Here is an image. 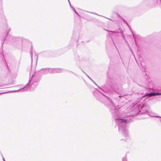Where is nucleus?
Returning <instances> with one entry per match:
<instances>
[{
  "label": "nucleus",
  "instance_id": "1",
  "mask_svg": "<svg viewBox=\"0 0 161 161\" xmlns=\"http://www.w3.org/2000/svg\"><path fill=\"white\" fill-rule=\"evenodd\" d=\"M118 106V103L114 104L113 101L109 100L108 107L110 108V111L115 119L116 124L119 128V131L120 134H122L127 140H128L129 137L127 129V124L129 121L128 119H121L115 117L118 115V111L116 108Z\"/></svg>",
  "mask_w": 161,
  "mask_h": 161
},
{
  "label": "nucleus",
  "instance_id": "2",
  "mask_svg": "<svg viewBox=\"0 0 161 161\" xmlns=\"http://www.w3.org/2000/svg\"><path fill=\"white\" fill-rule=\"evenodd\" d=\"M34 74H33L31 76V78L30 80H29L28 83L26 85V86L20 89H19L17 90H14L11 91H9L8 92H5L2 93H0V94H3L8 92H14L17 91H19V90H21V92H23L24 90H26L27 89H26V87H29V88L31 89H34L36 86L38 85V84L40 80V79L38 76H36V73H34Z\"/></svg>",
  "mask_w": 161,
  "mask_h": 161
},
{
  "label": "nucleus",
  "instance_id": "3",
  "mask_svg": "<svg viewBox=\"0 0 161 161\" xmlns=\"http://www.w3.org/2000/svg\"><path fill=\"white\" fill-rule=\"evenodd\" d=\"M140 107L142 109L140 110V112L142 114H146L152 117L161 118V117L155 115V114L152 111H149L147 110H144V107L143 106H141Z\"/></svg>",
  "mask_w": 161,
  "mask_h": 161
},
{
  "label": "nucleus",
  "instance_id": "4",
  "mask_svg": "<svg viewBox=\"0 0 161 161\" xmlns=\"http://www.w3.org/2000/svg\"><path fill=\"white\" fill-rule=\"evenodd\" d=\"M63 70L62 69L59 68H54V69H49L48 71L45 72V73H58L62 72Z\"/></svg>",
  "mask_w": 161,
  "mask_h": 161
},
{
  "label": "nucleus",
  "instance_id": "5",
  "mask_svg": "<svg viewBox=\"0 0 161 161\" xmlns=\"http://www.w3.org/2000/svg\"><path fill=\"white\" fill-rule=\"evenodd\" d=\"M100 94L101 92L96 89H95L93 91V94L94 97L97 100L99 101H100L101 100Z\"/></svg>",
  "mask_w": 161,
  "mask_h": 161
},
{
  "label": "nucleus",
  "instance_id": "6",
  "mask_svg": "<svg viewBox=\"0 0 161 161\" xmlns=\"http://www.w3.org/2000/svg\"><path fill=\"white\" fill-rule=\"evenodd\" d=\"M74 60L77 63H78L80 61V57L78 54H75V55Z\"/></svg>",
  "mask_w": 161,
  "mask_h": 161
},
{
  "label": "nucleus",
  "instance_id": "7",
  "mask_svg": "<svg viewBox=\"0 0 161 161\" xmlns=\"http://www.w3.org/2000/svg\"><path fill=\"white\" fill-rule=\"evenodd\" d=\"M153 2L155 5H159L160 7L161 6V0H153Z\"/></svg>",
  "mask_w": 161,
  "mask_h": 161
},
{
  "label": "nucleus",
  "instance_id": "8",
  "mask_svg": "<svg viewBox=\"0 0 161 161\" xmlns=\"http://www.w3.org/2000/svg\"><path fill=\"white\" fill-rule=\"evenodd\" d=\"M9 38L8 39L9 41L13 42V41H15L17 39H19V38H17L15 37H14L12 36H9Z\"/></svg>",
  "mask_w": 161,
  "mask_h": 161
},
{
  "label": "nucleus",
  "instance_id": "9",
  "mask_svg": "<svg viewBox=\"0 0 161 161\" xmlns=\"http://www.w3.org/2000/svg\"><path fill=\"white\" fill-rule=\"evenodd\" d=\"M152 96H154L156 95H161V92H152Z\"/></svg>",
  "mask_w": 161,
  "mask_h": 161
},
{
  "label": "nucleus",
  "instance_id": "10",
  "mask_svg": "<svg viewBox=\"0 0 161 161\" xmlns=\"http://www.w3.org/2000/svg\"><path fill=\"white\" fill-rule=\"evenodd\" d=\"M10 30V28L9 27H7V29H6V32L7 33V35H6V37H8V32H9V31Z\"/></svg>",
  "mask_w": 161,
  "mask_h": 161
},
{
  "label": "nucleus",
  "instance_id": "11",
  "mask_svg": "<svg viewBox=\"0 0 161 161\" xmlns=\"http://www.w3.org/2000/svg\"><path fill=\"white\" fill-rule=\"evenodd\" d=\"M49 69L46 68V69H41V71H42L43 70H44V74H46L45 73L48 71V70Z\"/></svg>",
  "mask_w": 161,
  "mask_h": 161
},
{
  "label": "nucleus",
  "instance_id": "12",
  "mask_svg": "<svg viewBox=\"0 0 161 161\" xmlns=\"http://www.w3.org/2000/svg\"><path fill=\"white\" fill-rule=\"evenodd\" d=\"M146 95L148 97H152V93L151 92L148 93L146 94Z\"/></svg>",
  "mask_w": 161,
  "mask_h": 161
},
{
  "label": "nucleus",
  "instance_id": "13",
  "mask_svg": "<svg viewBox=\"0 0 161 161\" xmlns=\"http://www.w3.org/2000/svg\"><path fill=\"white\" fill-rule=\"evenodd\" d=\"M72 9L76 14L78 15H79V14L76 12L75 9L73 7H72Z\"/></svg>",
  "mask_w": 161,
  "mask_h": 161
},
{
  "label": "nucleus",
  "instance_id": "14",
  "mask_svg": "<svg viewBox=\"0 0 161 161\" xmlns=\"http://www.w3.org/2000/svg\"><path fill=\"white\" fill-rule=\"evenodd\" d=\"M1 39L2 40V43L3 44L5 40V39L4 38V36L2 39L1 38Z\"/></svg>",
  "mask_w": 161,
  "mask_h": 161
},
{
  "label": "nucleus",
  "instance_id": "15",
  "mask_svg": "<svg viewBox=\"0 0 161 161\" xmlns=\"http://www.w3.org/2000/svg\"><path fill=\"white\" fill-rule=\"evenodd\" d=\"M122 161H126V158L124 157L122 159Z\"/></svg>",
  "mask_w": 161,
  "mask_h": 161
},
{
  "label": "nucleus",
  "instance_id": "16",
  "mask_svg": "<svg viewBox=\"0 0 161 161\" xmlns=\"http://www.w3.org/2000/svg\"><path fill=\"white\" fill-rule=\"evenodd\" d=\"M118 16H119V17H120L121 19H122V20H123L125 22V20L124 19H123L122 18V17L120 16V15H118Z\"/></svg>",
  "mask_w": 161,
  "mask_h": 161
},
{
  "label": "nucleus",
  "instance_id": "17",
  "mask_svg": "<svg viewBox=\"0 0 161 161\" xmlns=\"http://www.w3.org/2000/svg\"><path fill=\"white\" fill-rule=\"evenodd\" d=\"M68 0L70 6V7L72 8V7H73L71 5L70 3V1H69V0Z\"/></svg>",
  "mask_w": 161,
  "mask_h": 161
},
{
  "label": "nucleus",
  "instance_id": "18",
  "mask_svg": "<svg viewBox=\"0 0 161 161\" xmlns=\"http://www.w3.org/2000/svg\"><path fill=\"white\" fill-rule=\"evenodd\" d=\"M86 76L91 80L92 81H93V80H92V79L91 78H90L89 76H88L87 75Z\"/></svg>",
  "mask_w": 161,
  "mask_h": 161
},
{
  "label": "nucleus",
  "instance_id": "19",
  "mask_svg": "<svg viewBox=\"0 0 161 161\" xmlns=\"http://www.w3.org/2000/svg\"><path fill=\"white\" fill-rule=\"evenodd\" d=\"M108 31L109 32H112V33H116V32H115V31Z\"/></svg>",
  "mask_w": 161,
  "mask_h": 161
},
{
  "label": "nucleus",
  "instance_id": "20",
  "mask_svg": "<svg viewBox=\"0 0 161 161\" xmlns=\"http://www.w3.org/2000/svg\"><path fill=\"white\" fill-rule=\"evenodd\" d=\"M158 92H161V89H158Z\"/></svg>",
  "mask_w": 161,
  "mask_h": 161
},
{
  "label": "nucleus",
  "instance_id": "21",
  "mask_svg": "<svg viewBox=\"0 0 161 161\" xmlns=\"http://www.w3.org/2000/svg\"><path fill=\"white\" fill-rule=\"evenodd\" d=\"M94 83L95 85H96L97 86H98L99 88H100V89H101V87H100L99 86H98V85H97V84H96L95 82Z\"/></svg>",
  "mask_w": 161,
  "mask_h": 161
},
{
  "label": "nucleus",
  "instance_id": "22",
  "mask_svg": "<svg viewBox=\"0 0 161 161\" xmlns=\"http://www.w3.org/2000/svg\"><path fill=\"white\" fill-rule=\"evenodd\" d=\"M94 83L95 85H96L97 86H98L99 88H100V89H101V87H100L99 86H98V85H97V84H96L95 82Z\"/></svg>",
  "mask_w": 161,
  "mask_h": 161
},
{
  "label": "nucleus",
  "instance_id": "23",
  "mask_svg": "<svg viewBox=\"0 0 161 161\" xmlns=\"http://www.w3.org/2000/svg\"><path fill=\"white\" fill-rule=\"evenodd\" d=\"M82 70L84 74H85L86 75H87L85 72L82 69Z\"/></svg>",
  "mask_w": 161,
  "mask_h": 161
},
{
  "label": "nucleus",
  "instance_id": "24",
  "mask_svg": "<svg viewBox=\"0 0 161 161\" xmlns=\"http://www.w3.org/2000/svg\"><path fill=\"white\" fill-rule=\"evenodd\" d=\"M82 70L84 74H85L86 75H87L85 72L82 69Z\"/></svg>",
  "mask_w": 161,
  "mask_h": 161
},
{
  "label": "nucleus",
  "instance_id": "25",
  "mask_svg": "<svg viewBox=\"0 0 161 161\" xmlns=\"http://www.w3.org/2000/svg\"><path fill=\"white\" fill-rule=\"evenodd\" d=\"M109 36L111 37V38L112 39V37L111 36V35L110 34H109Z\"/></svg>",
  "mask_w": 161,
  "mask_h": 161
},
{
  "label": "nucleus",
  "instance_id": "26",
  "mask_svg": "<svg viewBox=\"0 0 161 161\" xmlns=\"http://www.w3.org/2000/svg\"><path fill=\"white\" fill-rule=\"evenodd\" d=\"M31 58L32 59V52L31 53Z\"/></svg>",
  "mask_w": 161,
  "mask_h": 161
},
{
  "label": "nucleus",
  "instance_id": "27",
  "mask_svg": "<svg viewBox=\"0 0 161 161\" xmlns=\"http://www.w3.org/2000/svg\"><path fill=\"white\" fill-rule=\"evenodd\" d=\"M3 161H5V159H4V158H3Z\"/></svg>",
  "mask_w": 161,
  "mask_h": 161
},
{
  "label": "nucleus",
  "instance_id": "28",
  "mask_svg": "<svg viewBox=\"0 0 161 161\" xmlns=\"http://www.w3.org/2000/svg\"><path fill=\"white\" fill-rule=\"evenodd\" d=\"M31 72L30 73V75H31Z\"/></svg>",
  "mask_w": 161,
  "mask_h": 161
},
{
  "label": "nucleus",
  "instance_id": "29",
  "mask_svg": "<svg viewBox=\"0 0 161 161\" xmlns=\"http://www.w3.org/2000/svg\"><path fill=\"white\" fill-rule=\"evenodd\" d=\"M94 83H95V82L93 81H92Z\"/></svg>",
  "mask_w": 161,
  "mask_h": 161
},
{
  "label": "nucleus",
  "instance_id": "30",
  "mask_svg": "<svg viewBox=\"0 0 161 161\" xmlns=\"http://www.w3.org/2000/svg\"><path fill=\"white\" fill-rule=\"evenodd\" d=\"M94 83H95V82L93 81H92Z\"/></svg>",
  "mask_w": 161,
  "mask_h": 161
},
{
  "label": "nucleus",
  "instance_id": "31",
  "mask_svg": "<svg viewBox=\"0 0 161 161\" xmlns=\"http://www.w3.org/2000/svg\"><path fill=\"white\" fill-rule=\"evenodd\" d=\"M90 13V12H89ZM90 13H92V12H90Z\"/></svg>",
  "mask_w": 161,
  "mask_h": 161
},
{
  "label": "nucleus",
  "instance_id": "32",
  "mask_svg": "<svg viewBox=\"0 0 161 161\" xmlns=\"http://www.w3.org/2000/svg\"><path fill=\"white\" fill-rule=\"evenodd\" d=\"M138 108L139 109V110H140V108Z\"/></svg>",
  "mask_w": 161,
  "mask_h": 161
},
{
  "label": "nucleus",
  "instance_id": "33",
  "mask_svg": "<svg viewBox=\"0 0 161 161\" xmlns=\"http://www.w3.org/2000/svg\"><path fill=\"white\" fill-rule=\"evenodd\" d=\"M160 121H161V119H160Z\"/></svg>",
  "mask_w": 161,
  "mask_h": 161
}]
</instances>
